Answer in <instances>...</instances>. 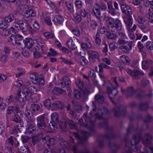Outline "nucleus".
Masks as SVG:
<instances>
[{
	"mask_svg": "<svg viewBox=\"0 0 153 153\" xmlns=\"http://www.w3.org/2000/svg\"><path fill=\"white\" fill-rule=\"evenodd\" d=\"M93 107L92 111L90 113V117H87V114H84L83 118L79 120V122L81 126H85L86 127H88L90 131L92 132L94 131V123L91 119L93 117L97 119H100L103 118V116L107 115L108 111L107 109L103 107L100 109H96L95 108L94 102L92 103Z\"/></svg>",
	"mask_w": 153,
	"mask_h": 153,
	"instance_id": "nucleus-1",
	"label": "nucleus"
},
{
	"mask_svg": "<svg viewBox=\"0 0 153 153\" xmlns=\"http://www.w3.org/2000/svg\"><path fill=\"white\" fill-rule=\"evenodd\" d=\"M30 83L27 82L23 86L24 89L22 91V95L20 91H19L15 96L16 100L20 102H24L27 99L30 98L32 95L36 94L37 91V88L33 86H29Z\"/></svg>",
	"mask_w": 153,
	"mask_h": 153,
	"instance_id": "nucleus-2",
	"label": "nucleus"
},
{
	"mask_svg": "<svg viewBox=\"0 0 153 153\" xmlns=\"http://www.w3.org/2000/svg\"><path fill=\"white\" fill-rule=\"evenodd\" d=\"M22 20H16L13 22L12 26L10 28V33L11 34H16L17 30H21L24 33H29L33 34L34 32L33 29L29 25L25 24Z\"/></svg>",
	"mask_w": 153,
	"mask_h": 153,
	"instance_id": "nucleus-3",
	"label": "nucleus"
},
{
	"mask_svg": "<svg viewBox=\"0 0 153 153\" xmlns=\"http://www.w3.org/2000/svg\"><path fill=\"white\" fill-rule=\"evenodd\" d=\"M143 143L145 145V149L144 152L141 153H153V148L152 146H149L151 143L152 136L149 134H146L142 138Z\"/></svg>",
	"mask_w": 153,
	"mask_h": 153,
	"instance_id": "nucleus-4",
	"label": "nucleus"
},
{
	"mask_svg": "<svg viewBox=\"0 0 153 153\" xmlns=\"http://www.w3.org/2000/svg\"><path fill=\"white\" fill-rule=\"evenodd\" d=\"M123 20L127 27V30H129L130 31L136 30L137 27V25H134L132 27H131L133 22V19L131 16L129 15H126L125 18H124Z\"/></svg>",
	"mask_w": 153,
	"mask_h": 153,
	"instance_id": "nucleus-5",
	"label": "nucleus"
},
{
	"mask_svg": "<svg viewBox=\"0 0 153 153\" xmlns=\"http://www.w3.org/2000/svg\"><path fill=\"white\" fill-rule=\"evenodd\" d=\"M112 80L116 84V87H114L111 83L108 82L107 84V92L109 95L111 94L115 96L118 93V91L117 90V87H118V85L117 84L116 78L114 77L113 78Z\"/></svg>",
	"mask_w": 153,
	"mask_h": 153,
	"instance_id": "nucleus-6",
	"label": "nucleus"
},
{
	"mask_svg": "<svg viewBox=\"0 0 153 153\" xmlns=\"http://www.w3.org/2000/svg\"><path fill=\"white\" fill-rule=\"evenodd\" d=\"M140 139V135L139 134H137L133 136L131 141V146L129 148V151H126V153H132L131 150L135 152L138 151L136 145L139 143Z\"/></svg>",
	"mask_w": 153,
	"mask_h": 153,
	"instance_id": "nucleus-7",
	"label": "nucleus"
},
{
	"mask_svg": "<svg viewBox=\"0 0 153 153\" xmlns=\"http://www.w3.org/2000/svg\"><path fill=\"white\" fill-rule=\"evenodd\" d=\"M20 13H22L23 11H25L24 14V16L26 18L34 16L36 15L35 13L33 10L31 9H29V7L27 5H22L20 6Z\"/></svg>",
	"mask_w": 153,
	"mask_h": 153,
	"instance_id": "nucleus-8",
	"label": "nucleus"
},
{
	"mask_svg": "<svg viewBox=\"0 0 153 153\" xmlns=\"http://www.w3.org/2000/svg\"><path fill=\"white\" fill-rule=\"evenodd\" d=\"M12 35L10 36L8 39V40L12 45H14L17 44L19 48L21 42L22 41V39L21 38L23 36L19 34H12Z\"/></svg>",
	"mask_w": 153,
	"mask_h": 153,
	"instance_id": "nucleus-9",
	"label": "nucleus"
},
{
	"mask_svg": "<svg viewBox=\"0 0 153 153\" xmlns=\"http://www.w3.org/2000/svg\"><path fill=\"white\" fill-rule=\"evenodd\" d=\"M68 10L70 12L71 16H73L74 17V21L77 23H79L81 21V18L80 15L76 14L75 16H74V10L73 6V2L68 1Z\"/></svg>",
	"mask_w": 153,
	"mask_h": 153,
	"instance_id": "nucleus-10",
	"label": "nucleus"
},
{
	"mask_svg": "<svg viewBox=\"0 0 153 153\" xmlns=\"http://www.w3.org/2000/svg\"><path fill=\"white\" fill-rule=\"evenodd\" d=\"M51 120L50 122L49 126L54 130L57 128V126L56 123L59 122V114L56 112L53 113L51 114Z\"/></svg>",
	"mask_w": 153,
	"mask_h": 153,
	"instance_id": "nucleus-11",
	"label": "nucleus"
},
{
	"mask_svg": "<svg viewBox=\"0 0 153 153\" xmlns=\"http://www.w3.org/2000/svg\"><path fill=\"white\" fill-rule=\"evenodd\" d=\"M127 73L131 76L134 79H137L139 78V75H144L143 72L140 70H134L132 71L130 68H127L125 69Z\"/></svg>",
	"mask_w": 153,
	"mask_h": 153,
	"instance_id": "nucleus-12",
	"label": "nucleus"
},
{
	"mask_svg": "<svg viewBox=\"0 0 153 153\" xmlns=\"http://www.w3.org/2000/svg\"><path fill=\"white\" fill-rule=\"evenodd\" d=\"M33 41L30 38H26L21 42V44L20 45L19 48L21 49H23L26 47L28 48H31L33 45Z\"/></svg>",
	"mask_w": 153,
	"mask_h": 153,
	"instance_id": "nucleus-13",
	"label": "nucleus"
},
{
	"mask_svg": "<svg viewBox=\"0 0 153 153\" xmlns=\"http://www.w3.org/2000/svg\"><path fill=\"white\" fill-rule=\"evenodd\" d=\"M92 12L94 15L97 18H100L101 12L100 10V5L98 4L97 3L94 4L93 7Z\"/></svg>",
	"mask_w": 153,
	"mask_h": 153,
	"instance_id": "nucleus-14",
	"label": "nucleus"
},
{
	"mask_svg": "<svg viewBox=\"0 0 153 153\" xmlns=\"http://www.w3.org/2000/svg\"><path fill=\"white\" fill-rule=\"evenodd\" d=\"M121 9L123 13L128 15L132 14V10L130 6L128 5L123 4L121 5Z\"/></svg>",
	"mask_w": 153,
	"mask_h": 153,
	"instance_id": "nucleus-15",
	"label": "nucleus"
},
{
	"mask_svg": "<svg viewBox=\"0 0 153 153\" xmlns=\"http://www.w3.org/2000/svg\"><path fill=\"white\" fill-rule=\"evenodd\" d=\"M42 19L44 18L45 22L48 25H51L52 23L50 19V13L47 12L43 13L40 16Z\"/></svg>",
	"mask_w": 153,
	"mask_h": 153,
	"instance_id": "nucleus-16",
	"label": "nucleus"
},
{
	"mask_svg": "<svg viewBox=\"0 0 153 153\" xmlns=\"http://www.w3.org/2000/svg\"><path fill=\"white\" fill-rule=\"evenodd\" d=\"M42 141L44 143H46L48 146L53 145L54 144L55 140L53 138H50L49 136H46L42 139Z\"/></svg>",
	"mask_w": 153,
	"mask_h": 153,
	"instance_id": "nucleus-17",
	"label": "nucleus"
},
{
	"mask_svg": "<svg viewBox=\"0 0 153 153\" xmlns=\"http://www.w3.org/2000/svg\"><path fill=\"white\" fill-rule=\"evenodd\" d=\"M64 21L63 17L59 15L55 16L52 20V21L54 22L55 25H58L62 23Z\"/></svg>",
	"mask_w": 153,
	"mask_h": 153,
	"instance_id": "nucleus-18",
	"label": "nucleus"
},
{
	"mask_svg": "<svg viewBox=\"0 0 153 153\" xmlns=\"http://www.w3.org/2000/svg\"><path fill=\"white\" fill-rule=\"evenodd\" d=\"M90 60L98 59L99 57V54L95 51H89L88 52Z\"/></svg>",
	"mask_w": 153,
	"mask_h": 153,
	"instance_id": "nucleus-19",
	"label": "nucleus"
},
{
	"mask_svg": "<svg viewBox=\"0 0 153 153\" xmlns=\"http://www.w3.org/2000/svg\"><path fill=\"white\" fill-rule=\"evenodd\" d=\"M152 62L151 60L143 61L142 63V66L143 69H146L151 66Z\"/></svg>",
	"mask_w": 153,
	"mask_h": 153,
	"instance_id": "nucleus-20",
	"label": "nucleus"
},
{
	"mask_svg": "<svg viewBox=\"0 0 153 153\" xmlns=\"http://www.w3.org/2000/svg\"><path fill=\"white\" fill-rule=\"evenodd\" d=\"M35 128L34 124L32 123L30 126H29L28 128H26V132L27 133H28L29 134L34 133L35 132Z\"/></svg>",
	"mask_w": 153,
	"mask_h": 153,
	"instance_id": "nucleus-21",
	"label": "nucleus"
},
{
	"mask_svg": "<svg viewBox=\"0 0 153 153\" xmlns=\"http://www.w3.org/2000/svg\"><path fill=\"white\" fill-rule=\"evenodd\" d=\"M106 23L109 27H111L112 28H113L115 27V20L112 17H108V19L106 20Z\"/></svg>",
	"mask_w": 153,
	"mask_h": 153,
	"instance_id": "nucleus-22",
	"label": "nucleus"
},
{
	"mask_svg": "<svg viewBox=\"0 0 153 153\" xmlns=\"http://www.w3.org/2000/svg\"><path fill=\"white\" fill-rule=\"evenodd\" d=\"M29 78L33 83L35 84L39 83L38 79V74H37L34 73L30 74Z\"/></svg>",
	"mask_w": 153,
	"mask_h": 153,
	"instance_id": "nucleus-23",
	"label": "nucleus"
},
{
	"mask_svg": "<svg viewBox=\"0 0 153 153\" xmlns=\"http://www.w3.org/2000/svg\"><path fill=\"white\" fill-rule=\"evenodd\" d=\"M87 43H82L81 44V48L84 50H87L88 49H89L91 47L90 40L88 39H87Z\"/></svg>",
	"mask_w": 153,
	"mask_h": 153,
	"instance_id": "nucleus-24",
	"label": "nucleus"
},
{
	"mask_svg": "<svg viewBox=\"0 0 153 153\" xmlns=\"http://www.w3.org/2000/svg\"><path fill=\"white\" fill-rule=\"evenodd\" d=\"M68 47L73 51L75 50L77 47L74 42L71 39L69 41L68 40Z\"/></svg>",
	"mask_w": 153,
	"mask_h": 153,
	"instance_id": "nucleus-25",
	"label": "nucleus"
},
{
	"mask_svg": "<svg viewBox=\"0 0 153 153\" xmlns=\"http://www.w3.org/2000/svg\"><path fill=\"white\" fill-rule=\"evenodd\" d=\"M107 38L110 39H115L117 37V35L112 31H107Z\"/></svg>",
	"mask_w": 153,
	"mask_h": 153,
	"instance_id": "nucleus-26",
	"label": "nucleus"
},
{
	"mask_svg": "<svg viewBox=\"0 0 153 153\" xmlns=\"http://www.w3.org/2000/svg\"><path fill=\"white\" fill-rule=\"evenodd\" d=\"M82 133L83 134V137H82V144L86 141L87 138L91 135V134L88 132L85 131H82ZM79 144H81L82 143H79Z\"/></svg>",
	"mask_w": 153,
	"mask_h": 153,
	"instance_id": "nucleus-27",
	"label": "nucleus"
},
{
	"mask_svg": "<svg viewBox=\"0 0 153 153\" xmlns=\"http://www.w3.org/2000/svg\"><path fill=\"white\" fill-rule=\"evenodd\" d=\"M115 28L118 30H122V24L120 21L118 19H116L115 22Z\"/></svg>",
	"mask_w": 153,
	"mask_h": 153,
	"instance_id": "nucleus-28",
	"label": "nucleus"
},
{
	"mask_svg": "<svg viewBox=\"0 0 153 153\" xmlns=\"http://www.w3.org/2000/svg\"><path fill=\"white\" fill-rule=\"evenodd\" d=\"M65 91L64 90L58 87H55L54 88L53 93L55 95H59Z\"/></svg>",
	"mask_w": 153,
	"mask_h": 153,
	"instance_id": "nucleus-29",
	"label": "nucleus"
},
{
	"mask_svg": "<svg viewBox=\"0 0 153 153\" xmlns=\"http://www.w3.org/2000/svg\"><path fill=\"white\" fill-rule=\"evenodd\" d=\"M59 125L63 131H66L67 129L66 121L64 119H62V120L59 123Z\"/></svg>",
	"mask_w": 153,
	"mask_h": 153,
	"instance_id": "nucleus-30",
	"label": "nucleus"
},
{
	"mask_svg": "<svg viewBox=\"0 0 153 153\" xmlns=\"http://www.w3.org/2000/svg\"><path fill=\"white\" fill-rule=\"evenodd\" d=\"M94 38L96 44L98 45H100L101 43V40L100 37V34L98 31H97L96 36L94 37Z\"/></svg>",
	"mask_w": 153,
	"mask_h": 153,
	"instance_id": "nucleus-31",
	"label": "nucleus"
},
{
	"mask_svg": "<svg viewBox=\"0 0 153 153\" xmlns=\"http://www.w3.org/2000/svg\"><path fill=\"white\" fill-rule=\"evenodd\" d=\"M44 105L48 109L52 111V107L51 104L50 100H47L44 102Z\"/></svg>",
	"mask_w": 153,
	"mask_h": 153,
	"instance_id": "nucleus-32",
	"label": "nucleus"
},
{
	"mask_svg": "<svg viewBox=\"0 0 153 153\" xmlns=\"http://www.w3.org/2000/svg\"><path fill=\"white\" fill-rule=\"evenodd\" d=\"M120 58L123 63L126 64H129L130 61L128 57L125 55H122L120 56Z\"/></svg>",
	"mask_w": 153,
	"mask_h": 153,
	"instance_id": "nucleus-33",
	"label": "nucleus"
},
{
	"mask_svg": "<svg viewBox=\"0 0 153 153\" xmlns=\"http://www.w3.org/2000/svg\"><path fill=\"white\" fill-rule=\"evenodd\" d=\"M108 12L109 14L113 16L119 15V13L118 12V10L113 7L108 10Z\"/></svg>",
	"mask_w": 153,
	"mask_h": 153,
	"instance_id": "nucleus-34",
	"label": "nucleus"
},
{
	"mask_svg": "<svg viewBox=\"0 0 153 153\" xmlns=\"http://www.w3.org/2000/svg\"><path fill=\"white\" fill-rule=\"evenodd\" d=\"M24 73V71L22 68H19L16 70L15 73L16 77H19L22 75Z\"/></svg>",
	"mask_w": 153,
	"mask_h": 153,
	"instance_id": "nucleus-35",
	"label": "nucleus"
},
{
	"mask_svg": "<svg viewBox=\"0 0 153 153\" xmlns=\"http://www.w3.org/2000/svg\"><path fill=\"white\" fill-rule=\"evenodd\" d=\"M126 93L129 96H131L134 94L136 92L134 90L133 87H131L128 88Z\"/></svg>",
	"mask_w": 153,
	"mask_h": 153,
	"instance_id": "nucleus-36",
	"label": "nucleus"
},
{
	"mask_svg": "<svg viewBox=\"0 0 153 153\" xmlns=\"http://www.w3.org/2000/svg\"><path fill=\"white\" fill-rule=\"evenodd\" d=\"M14 111L16 112V113H18L19 112V110L17 108H16L14 110V108L12 106L9 107L8 108L7 113L8 114H11L13 112H14Z\"/></svg>",
	"mask_w": 153,
	"mask_h": 153,
	"instance_id": "nucleus-37",
	"label": "nucleus"
},
{
	"mask_svg": "<svg viewBox=\"0 0 153 153\" xmlns=\"http://www.w3.org/2000/svg\"><path fill=\"white\" fill-rule=\"evenodd\" d=\"M143 3L144 4L140 5L138 7L140 12L141 13L143 12L144 10L147 7L149 8H149H151V7H150V6H148V5H146V4H144V1L143 2Z\"/></svg>",
	"mask_w": 153,
	"mask_h": 153,
	"instance_id": "nucleus-38",
	"label": "nucleus"
},
{
	"mask_svg": "<svg viewBox=\"0 0 153 153\" xmlns=\"http://www.w3.org/2000/svg\"><path fill=\"white\" fill-rule=\"evenodd\" d=\"M19 152L21 153H30L27 146H25L21 147Z\"/></svg>",
	"mask_w": 153,
	"mask_h": 153,
	"instance_id": "nucleus-39",
	"label": "nucleus"
},
{
	"mask_svg": "<svg viewBox=\"0 0 153 153\" xmlns=\"http://www.w3.org/2000/svg\"><path fill=\"white\" fill-rule=\"evenodd\" d=\"M119 49L121 50L123 53H128L130 51L128 47L125 45H122L119 47Z\"/></svg>",
	"mask_w": 153,
	"mask_h": 153,
	"instance_id": "nucleus-40",
	"label": "nucleus"
},
{
	"mask_svg": "<svg viewBox=\"0 0 153 153\" xmlns=\"http://www.w3.org/2000/svg\"><path fill=\"white\" fill-rule=\"evenodd\" d=\"M95 98L96 100L100 103L103 102L104 100V97L100 95H96Z\"/></svg>",
	"mask_w": 153,
	"mask_h": 153,
	"instance_id": "nucleus-41",
	"label": "nucleus"
},
{
	"mask_svg": "<svg viewBox=\"0 0 153 153\" xmlns=\"http://www.w3.org/2000/svg\"><path fill=\"white\" fill-rule=\"evenodd\" d=\"M76 84L79 89H82L83 87V84L82 81L80 79H78L76 80Z\"/></svg>",
	"mask_w": 153,
	"mask_h": 153,
	"instance_id": "nucleus-42",
	"label": "nucleus"
},
{
	"mask_svg": "<svg viewBox=\"0 0 153 153\" xmlns=\"http://www.w3.org/2000/svg\"><path fill=\"white\" fill-rule=\"evenodd\" d=\"M14 19V16L12 14H10L5 18V21L8 22H12Z\"/></svg>",
	"mask_w": 153,
	"mask_h": 153,
	"instance_id": "nucleus-43",
	"label": "nucleus"
},
{
	"mask_svg": "<svg viewBox=\"0 0 153 153\" xmlns=\"http://www.w3.org/2000/svg\"><path fill=\"white\" fill-rule=\"evenodd\" d=\"M73 34L77 36H80V32L79 29L78 28H75L71 30Z\"/></svg>",
	"mask_w": 153,
	"mask_h": 153,
	"instance_id": "nucleus-44",
	"label": "nucleus"
},
{
	"mask_svg": "<svg viewBox=\"0 0 153 153\" xmlns=\"http://www.w3.org/2000/svg\"><path fill=\"white\" fill-rule=\"evenodd\" d=\"M147 5L150 6L151 8H149V10L150 11H153V0H148L146 2Z\"/></svg>",
	"mask_w": 153,
	"mask_h": 153,
	"instance_id": "nucleus-45",
	"label": "nucleus"
},
{
	"mask_svg": "<svg viewBox=\"0 0 153 153\" xmlns=\"http://www.w3.org/2000/svg\"><path fill=\"white\" fill-rule=\"evenodd\" d=\"M44 36L46 39L53 38L54 37V35L49 32H46L44 33Z\"/></svg>",
	"mask_w": 153,
	"mask_h": 153,
	"instance_id": "nucleus-46",
	"label": "nucleus"
},
{
	"mask_svg": "<svg viewBox=\"0 0 153 153\" xmlns=\"http://www.w3.org/2000/svg\"><path fill=\"white\" fill-rule=\"evenodd\" d=\"M146 48L149 50H153V42L151 41H148L146 43Z\"/></svg>",
	"mask_w": 153,
	"mask_h": 153,
	"instance_id": "nucleus-47",
	"label": "nucleus"
},
{
	"mask_svg": "<svg viewBox=\"0 0 153 153\" xmlns=\"http://www.w3.org/2000/svg\"><path fill=\"white\" fill-rule=\"evenodd\" d=\"M128 36L130 38V39L134 40H135V38H136V35H134L133 33V32L135 31H130L129 30H128Z\"/></svg>",
	"mask_w": 153,
	"mask_h": 153,
	"instance_id": "nucleus-48",
	"label": "nucleus"
},
{
	"mask_svg": "<svg viewBox=\"0 0 153 153\" xmlns=\"http://www.w3.org/2000/svg\"><path fill=\"white\" fill-rule=\"evenodd\" d=\"M40 106L37 104L32 105L31 107V110L32 113L37 111L39 108Z\"/></svg>",
	"mask_w": 153,
	"mask_h": 153,
	"instance_id": "nucleus-49",
	"label": "nucleus"
},
{
	"mask_svg": "<svg viewBox=\"0 0 153 153\" xmlns=\"http://www.w3.org/2000/svg\"><path fill=\"white\" fill-rule=\"evenodd\" d=\"M75 3L76 7L78 9L81 8L83 5L82 2L80 0H76Z\"/></svg>",
	"mask_w": 153,
	"mask_h": 153,
	"instance_id": "nucleus-50",
	"label": "nucleus"
},
{
	"mask_svg": "<svg viewBox=\"0 0 153 153\" xmlns=\"http://www.w3.org/2000/svg\"><path fill=\"white\" fill-rule=\"evenodd\" d=\"M90 24V27L92 29H94L96 28L97 24L95 21L94 20H91Z\"/></svg>",
	"mask_w": 153,
	"mask_h": 153,
	"instance_id": "nucleus-51",
	"label": "nucleus"
},
{
	"mask_svg": "<svg viewBox=\"0 0 153 153\" xmlns=\"http://www.w3.org/2000/svg\"><path fill=\"white\" fill-rule=\"evenodd\" d=\"M8 25L7 23L3 21H1L0 22V28L2 29L5 28H8Z\"/></svg>",
	"mask_w": 153,
	"mask_h": 153,
	"instance_id": "nucleus-52",
	"label": "nucleus"
},
{
	"mask_svg": "<svg viewBox=\"0 0 153 153\" xmlns=\"http://www.w3.org/2000/svg\"><path fill=\"white\" fill-rule=\"evenodd\" d=\"M149 107V106L147 103H143L140 104V109L143 110H146Z\"/></svg>",
	"mask_w": 153,
	"mask_h": 153,
	"instance_id": "nucleus-53",
	"label": "nucleus"
},
{
	"mask_svg": "<svg viewBox=\"0 0 153 153\" xmlns=\"http://www.w3.org/2000/svg\"><path fill=\"white\" fill-rule=\"evenodd\" d=\"M134 16L135 19H137L138 22L141 24H143L145 22V19L142 17L140 16H138V18H137V16L135 14L134 15Z\"/></svg>",
	"mask_w": 153,
	"mask_h": 153,
	"instance_id": "nucleus-54",
	"label": "nucleus"
},
{
	"mask_svg": "<svg viewBox=\"0 0 153 153\" xmlns=\"http://www.w3.org/2000/svg\"><path fill=\"white\" fill-rule=\"evenodd\" d=\"M50 53H48V55L49 56H55L58 54L57 52L53 48L50 49Z\"/></svg>",
	"mask_w": 153,
	"mask_h": 153,
	"instance_id": "nucleus-55",
	"label": "nucleus"
},
{
	"mask_svg": "<svg viewBox=\"0 0 153 153\" xmlns=\"http://www.w3.org/2000/svg\"><path fill=\"white\" fill-rule=\"evenodd\" d=\"M7 28H5L2 29V34L5 36H8L10 32V28L9 29V30H7Z\"/></svg>",
	"mask_w": 153,
	"mask_h": 153,
	"instance_id": "nucleus-56",
	"label": "nucleus"
},
{
	"mask_svg": "<svg viewBox=\"0 0 153 153\" xmlns=\"http://www.w3.org/2000/svg\"><path fill=\"white\" fill-rule=\"evenodd\" d=\"M80 13L82 16L84 17H86L88 13L84 9H81Z\"/></svg>",
	"mask_w": 153,
	"mask_h": 153,
	"instance_id": "nucleus-57",
	"label": "nucleus"
},
{
	"mask_svg": "<svg viewBox=\"0 0 153 153\" xmlns=\"http://www.w3.org/2000/svg\"><path fill=\"white\" fill-rule=\"evenodd\" d=\"M15 131L14 132L18 133L19 132H20L22 129V125L20 124H19L15 128Z\"/></svg>",
	"mask_w": 153,
	"mask_h": 153,
	"instance_id": "nucleus-58",
	"label": "nucleus"
},
{
	"mask_svg": "<svg viewBox=\"0 0 153 153\" xmlns=\"http://www.w3.org/2000/svg\"><path fill=\"white\" fill-rule=\"evenodd\" d=\"M120 110L119 108L115 107L114 108V115L115 116H119V114L120 112Z\"/></svg>",
	"mask_w": 153,
	"mask_h": 153,
	"instance_id": "nucleus-59",
	"label": "nucleus"
},
{
	"mask_svg": "<svg viewBox=\"0 0 153 153\" xmlns=\"http://www.w3.org/2000/svg\"><path fill=\"white\" fill-rule=\"evenodd\" d=\"M150 12L149 13V22L152 23H153V11H150L149 10Z\"/></svg>",
	"mask_w": 153,
	"mask_h": 153,
	"instance_id": "nucleus-60",
	"label": "nucleus"
},
{
	"mask_svg": "<svg viewBox=\"0 0 153 153\" xmlns=\"http://www.w3.org/2000/svg\"><path fill=\"white\" fill-rule=\"evenodd\" d=\"M73 94L74 96L77 98H79L81 96V94L78 90L74 91Z\"/></svg>",
	"mask_w": 153,
	"mask_h": 153,
	"instance_id": "nucleus-61",
	"label": "nucleus"
},
{
	"mask_svg": "<svg viewBox=\"0 0 153 153\" xmlns=\"http://www.w3.org/2000/svg\"><path fill=\"white\" fill-rule=\"evenodd\" d=\"M59 103V101H56L52 104V106L53 108L52 111L58 109V104Z\"/></svg>",
	"mask_w": 153,
	"mask_h": 153,
	"instance_id": "nucleus-62",
	"label": "nucleus"
},
{
	"mask_svg": "<svg viewBox=\"0 0 153 153\" xmlns=\"http://www.w3.org/2000/svg\"><path fill=\"white\" fill-rule=\"evenodd\" d=\"M102 61L104 63H105L108 65H110L111 64V62L109 59L106 58L104 57L102 59Z\"/></svg>",
	"mask_w": 153,
	"mask_h": 153,
	"instance_id": "nucleus-63",
	"label": "nucleus"
},
{
	"mask_svg": "<svg viewBox=\"0 0 153 153\" xmlns=\"http://www.w3.org/2000/svg\"><path fill=\"white\" fill-rule=\"evenodd\" d=\"M37 126L39 129H43L45 127L46 124L43 122L39 123H38Z\"/></svg>",
	"mask_w": 153,
	"mask_h": 153,
	"instance_id": "nucleus-64",
	"label": "nucleus"
}]
</instances>
